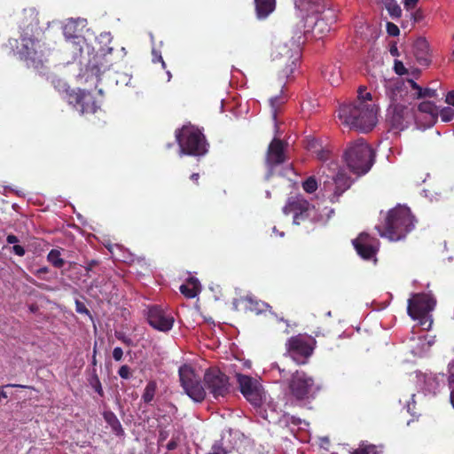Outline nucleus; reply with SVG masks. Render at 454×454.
<instances>
[{"mask_svg":"<svg viewBox=\"0 0 454 454\" xmlns=\"http://www.w3.org/2000/svg\"><path fill=\"white\" fill-rule=\"evenodd\" d=\"M179 290L186 298L192 299L198 295L201 286L198 278L190 277L184 284L180 286Z\"/></svg>","mask_w":454,"mask_h":454,"instance_id":"b1692460","label":"nucleus"},{"mask_svg":"<svg viewBox=\"0 0 454 454\" xmlns=\"http://www.w3.org/2000/svg\"><path fill=\"white\" fill-rule=\"evenodd\" d=\"M105 421L111 427L112 431L118 436L124 434L122 426L118 419L117 416L111 411L103 413Z\"/></svg>","mask_w":454,"mask_h":454,"instance_id":"a878e982","label":"nucleus"},{"mask_svg":"<svg viewBox=\"0 0 454 454\" xmlns=\"http://www.w3.org/2000/svg\"><path fill=\"white\" fill-rule=\"evenodd\" d=\"M414 120L412 109L401 104H393L387 109V121L391 129L403 130L410 126Z\"/></svg>","mask_w":454,"mask_h":454,"instance_id":"4468645a","label":"nucleus"},{"mask_svg":"<svg viewBox=\"0 0 454 454\" xmlns=\"http://www.w3.org/2000/svg\"><path fill=\"white\" fill-rule=\"evenodd\" d=\"M90 386L98 393L101 397L104 396V390L100 380L97 373V369L92 368L90 378L88 379Z\"/></svg>","mask_w":454,"mask_h":454,"instance_id":"2f4dec72","label":"nucleus"},{"mask_svg":"<svg viewBox=\"0 0 454 454\" xmlns=\"http://www.w3.org/2000/svg\"><path fill=\"white\" fill-rule=\"evenodd\" d=\"M319 0H296L295 6L306 14L317 12Z\"/></svg>","mask_w":454,"mask_h":454,"instance_id":"cd10ccee","label":"nucleus"},{"mask_svg":"<svg viewBox=\"0 0 454 454\" xmlns=\"http://www.w3.org/2000/svg\"><path fill=\"white\" fill-rule=\"evenodd\" d=\"M413 54L420 66L427 67L431 63L429 43L424 37H419L413 43Z\"/></svg>","mask_w":454,"mask_h":454,"instance_id":"412c9836","label":"nucleus"},{"mask_svg":"<svg viewBox=\"0 0 454 454\" xmlns=\"http://www.w3.org/2000/svg\"><path fill=\"white\" fill-rule=\"evenodd\" d=\"M292 45L294 46V49L287 43H278L271 52L272 60L278 63L283 76L286 77L294 73L301 57L298 46L294 43Z\"/></svg>","mask_w":454,"mask_h":454,"instance_id":"423d86ee","label":"nucleus"},{"mask_svg":"<svg viewBox=\"0 0 454 454\" xmlns=\"http://www.w3.org/2000/svg\"><path fill=\"white\" fill-rule=\"evenodd\" d=\"M413 90L415 91L414 94H420L422 91V87L417 84V86L414 87Z\"/></svg>","mask_w":454,"mask_h":454,"instance_id":"338daca9","label":"nucleus"},{"mask_svg":"<svg viewBox=\"0 0 454 454\" xmlns=\"http://www.w3.org/2000/svg\"><path fill=\"white\" fill-rule=\"evenodd\" d=\"M288 387L290 393L297 400L313 398L320 389V387L316 384L312 377L303 371L298 370L292 373Z\"/></svg>","mask_w":454,"mask_h":454,"instance_id":"6e6552de","label":"nucleus"},{"mask_svg":"<svg viewBox=\"0 0 454 454\" xmlns=\"http://www.w3.org/2000/svg\"><path fill=\"white\" fill-rule=\"evenodd\" d=\"M315 209L307 200L301 195L292 196L288 198L286 204L283 207L286 215H294V223L300 224L301 222L309 218Z\"/></svg>","mask_w":454,"mask_h":454,"instance_id":"2eb2a0df","label":"nucleus"},{"mask_svg":"<svg viewBox=\"0 0 454 454\" xmlns=\"http://www.w3.org/2000/svg\"><path fill=\"white\" fill-rule=\"evenodd\" d=\"M323 77L333 86H338L342 81L340 67L336 64H329L322 70Z\"/></svg>","mask_w":454,"mask_h":454,"instance_id":"5701e85b","label":"nucleus"},{"mask_svg":"<svg viewBox=\"0 0 454 454\" xmlns=\"http://www.w3.org/2000/svg\"><path fill=\"white\" fill-rule=\"evenodd\" d=\"M317 154V158L321 161H326L330 160L332 152L328 149L321 148L319 150L315 151Z\"/></svg>","mask_w":454,"mask_h":454,"instance_id":"ea45409f","label":"nucleus"},{"mask_svg":"<svg viewBox=\"0 0 454 454\" xmlns=\"http://www.w3.org/2000/svg\"><path fill=\"white\" fill-rule=\"evenodd\" d=\"M445 102L454 106V90H450L447 93Z\"/></svg>","mask_w":454,"mask_h":454,"instance_id":"8fccbe9b","label":"nucleus"},{"mask_svg":"<svg viewBox=\"0 0 454 454\" xmlns=\"http://www.w3.org/2000/svg\"><path fill=\"white\" fill-rule=\"evenodd\" d=\"M414 222L411 209L405 206H398L389 210L384 223L376 228L381 237L390 241H398L413 230Z\"/></svg>","mask_w":454,"mask_h":454,"instance_id":"f03ea898","label":"nucleus"},{"mask_svg":"<svg viewBox=\"0 0 454 454\" xmlns=\"http://www.w3.org/2000/svg\"><path fill=\"white\" fill-rule=\"evenodd\" d=\"M147 321L154 329L168 332L173 327L174 317L160 306L154 305L148 309Z\"/></svg>","mask_w":454,"mask_h":454,"instance_id":"f3484780","label":"nucleus"},{"mask_svg":"<svg viewBox=\"0 0 454 454\" xmlns=\"http://www.w3.org/2000/svg\"><path fill=\"white\" fill-rule=\"evenodd\" d=\"M235 377L238 388L246 400L255 407L261 406L263 401L264 391L260 381L255 378L242 373H236Z\"/></svg>","mask_w":454,"mask_h":454,"instance_id":"9b49d317","label":"nucleus"},{"mask_svg":"<svg viewBox=\"0 0 454 454\" xmlns=\"http://www.w3.org/2000/svg\"><path fill=\"white\" fill-rule=\"evenodd\" d=\"M166 447L168 450H174L177 447V442L176 440H170Z\"/></svg>","mask_w":454,"mask_h":454,"instance_id":"6e6d98bb","label":"nucleus"},{"mask_svg":"<svg viewBox=\"0 0 454 454\" xmlns=\"http://www.w3.org/2000/svg\"><path fill=\"white\" fill-rule=\"evenodd\" d=\"M5 387H20V388L27 387L26 386L20 385V384H7Z\"/></svg>","mask_w":454,"mask_h":454,"instance_id":"0e129e2a","label":"nucleus"},{"mask_svg":"<svg viewBox=\"0 0 454 454\" xmlns=\"http://www.w3.org/2000/svg\"><path fill=\"white\" fill-rule=\"evenodd\" d=\"M390 53H391L392 56H398L399 55L398 50H397V48L395 46L391 47Z\"/></svg>","mask_w":454,"mask_h":454,"instance_id":"69168bd1","label":"nucleus"},{"mask_svg":"<svg viewBox=\"0 0 454 454\" xmlns=\"http://www.w3.org/2000/svg\"><path fill=\"white\" fill-rule=\"evenodd\" d=\"M436 305L435 299L429 294L419 293L408 300L407 313L413 318L419 320L421 325L429 328L433 323L429 313L434 310Z\"/></svg>","mask_w":454,"mask_h":454,"instance_id":"39448f33","label":"nucleus"},{"mask_svg":"<svg viewBox=\"0 0 454 454\" xmlns=\"http://www.w3.org/2000/svg\"><path fill=\"white\" fill-rule=\"evenodd\" d=\"M387 31L388 35L392 36H396L400 33L399 27L392 22L387 23Z\"/></svg>","mask_w":454,"mask_h":454,"instance_id":"c03bdc74","label":"nucleus"},{"mask_svg":"<svg viewBox=\"0 0 454 454\" xmlns=\"http://www.w3.org/2000/svg\"><path fill=\"white\" fill-rule=\"evenodd\" d=\"M168 436V431H166L165 429H160V431H159V442H160L166 441Z\"/></svg>","mask_w":454,"mask_h":454,"instance_id":"603ef678","label":"nucleus"},{"mask_svg":"<svg viewBox=\"0 0 454 454\" xmlns=\"http://www.w3.org/2000/svg\"><path fill=\"white\" fill-rule=\"evenodd\" d=\"M278 369L279 371V373L281 377H286L288 375V372L286 370V368H281L279 365H278Z\"/></svg>","mask_w":454,"mask_h":454,"instance_id":"bf43d9fd","label":"nucleus"},{"mask_svg":"<svg viewBox=\"0 0 454 454\" xmlns=\"http://www.w3.org/2000/svg\"><path fill=\"white\" fill-rule=\"evenodd\" d=\"M439 115L442 121L449 122L454 117V110L449 106L442 108L439 111Z\"/></svg>","mask_w":454,"mask_h":454,"instance_id":"c9c22d12","label":"nucleus"},{"mask_svg":"<svg viewBox=\"0 0 454 454\" xmlns=\"http://www.w3.org/2000/svg\"><path fill=\"white\" fill-rule=\"evenodd\" d=\"M178 374L185 394L196 403L203 402L207 395V389L202 386L200 379L193 368L184 364L179 368Z\"/></svg>","mask_w":454,"mask_h":454,"instance_id":"0eeeda50","label":"nucleus"},{"mask_svg":"<svg viewBox=\"0 0 454 454\" xmlns=\"http://www.w3.org/2000/svg\"><path fill=\"white\" fill-rule=\"evenodd\" d=\"M190 178H191V180H192L194 183H196L198 184L200 175H199V173H193V174H192Z\"/></svg>","mask_w":454,"mask_h":454,"instance_id":"052dcab7","label":"nucleus"},{"mask_svg":"<svg viewBox=\"0 0 454 454\" xmlns=\"http://www.w3.org/2000/svg\"><path fill=\"white\" fill-rule=\"evenodd\" d=\"M6 241H7L8 244H14V245H16V243L19 242V238L16 235H14V234H9L6 237Z\"/></svg>","mask_w":454,"mask_h":454,"instance_id":"3c124183","label":"nucleus"},{"mask_svg":"<svg viewBox=\"0 0 454 454\" xmlns=\"http://www.w3.org/2000/svg\"><path fill=\"white\" fill-rule=\"evenodd\" d=\"M302 188L303 190L308 193H313L317 189V182L314 176L308 177L303 183H302Z\"/></svg>","mask_w":454,"mask_h":454,"instance_id":"473e14b6","label":"nucleus"},{"mask_svg":"<svg viewBox=\"0 0 454 454\" xmlns=\"http://www.w3.org/2000/svg\"><path fill=\"white\" fill-rule=\"evenodd\" d=\"M353 181L346 173L339 171L333 177V193L331 197L333 203L338 202L340 197L350 188Z\"/></svg>","mask_w":454,"mask_h":454,"instance_id":"4be33fe9","label":"nucleus"},{"mask_svg":"<svg viewBox=\"0 0 454 454\" xmlns=\"http://www.w3.org/2000/svg\"><path fill=\"white\" fill-rule=\"evenodd\" d=\"M286 160L285 143L278 138H274L268 146L265 158L268 168L267 178L272 175L274 167L284 163Z\"/></svg>","mask_w":454,"mask_h":454,"instance_id":"dca6fc26","label":"nucleus"},{"mask_svg":"<svg viewBox=\"0 0 454 454\" xmlns=\"http://www.w3.org/2000/svg\"><path fill=\"white\" fill-rule=\"evenodd\" d=\"M152 54H153V62H154V63L160 62L162 65V67L165 68L166 64L163 60V58H162L160 52L159 51L153 49L152 51Z\"/></svg>","mask_w":454,"mask_h":454,"instance_id":"a18cd8bd","label":"nucleus"},{"mask_svg":"<svg viewBox=\"0 0 454 454\" xmlns=\"http://www.w3.org/2000/svg\"><path fill=\"white\" fill-rule=\"evenodd\" d=\"M98 264V262L96 260H91L87 263V266L85 267V270L87 271L91 270L95 266Z\"/></svg>","mask_w":454,"mask_h":454,"instance_id":"4d7b16f0","label":"nucleus"},{"mask_svg":"<svg viewBox=\"0 0 454 454\" xmlns=\"http://www.w3.org/2000/svg\"><path fill=\"white\" fill-rule=\"evenodd\" d=\"M418 1L419 0H405L404 1V7L406 9H408V10L409 9H413L416 6Z\"/></svg>","mask_w":454,"mask_h":454,"instance_id":"864d4df0","label":"nucleus"},{"mask_svg":"<svg viewBox=\"0 0 454 454\" xmlns=\"http://www.w3.org/2000/svg\"><path fill=\"white\" fill-rule=\"evenodd\" d=\"M316 341L311 337L301 334L292 336L286 342V349L289 356L297 364H306L312 355Z\"/></svg>","mask_w":454,"mask_h":454,"instance_id":"9d476101","label":"nucleus"},{"mask_svg":"<svg viewBox=\"0 0 454 454\" xmlns=\"http://www.w3.org/2000/svg\"><path fill=\"white\" fill-rule=\"evenodd\" d=\"M403 82L399 79L389 81L386 84V93L391 100H396L402 95Z\"/></svg>","mask_w":454,"mask_h":454,"instance_id":"bb28decb","label":"nucleus"},{"mask_svg":"<svg viewBox=\"0 0 454 454\" xmlns=\"http://www.w3.org/2000/svg\"><path fill=\"white\" fill-rule=\"evenodd\" d=\"M16 42V53L25 61L35 62L38 58L36 46L38 41L32 37L21 36L20 41Z\"/></svg>","mask_w":454,"mask_h":454,"instance_id":"6ab92c4d","label":"nucleus"},{"mask_svg":"<svg viewBox=\"0 0 454 454\" xmlns=\"http://www.w3.org/2000/svg\"><path fill=\"white\" fill-rule=\"evenodd\" d=\"M75 311L79 314H84L90 317V312L87 309L86 305L79 300L75 301Z\"/></svg>","mask_w":454,"mask_h":454,"instance_id":"79ce46f5","label":"nucleus"},{"mask_svg":"<svg viewBox=\"0 0 454 454\" xmlns=\"http://www.w3.org/2000/svg\"><path fill=\"white\" fill-rule=\"evenodd\" d=\"M157 391V383L155 380H149L144 389L142 395V401L145 403L150 404L155 396Z\"/></svg>","mask_w":454,"mask_h":454,"instance_id":"c756f323","label":"nucleus"},{"mask_svg":"<svg viewBox=\"0 0 454 454\" xmlns=\"http://www.w3.org/2000/svg\"><path fill=\"white\" fill-rule=\"evenodd\" d=\"M419 112L429 114L435 121L439 116V110L436 105L431 101H423L418 106Z\"/></svg>","mask_w":454,"mask_h":454,"instance_id":"c85d7f7f","label":"nucleus"},{"mask_svg":"<svg viewBox=\"0 0 454 454\" xmlns=\"http://www.w3.org/2000/svg\"><path fill=\"white\" fill-rule=\"evenodd\" d=\"M47 260L57 269H60L65 265V260L61 258V253L59 249H51L47 254Z\"/></svg>","mask_w":454,"mask_h":454,"instance_id":"7c9ffc66","label":"nucleus"},{"mask_svg":"<svg viewBox=\"0 0 454 454\" xmlns=\"http://www.w3.org/2000/svg\"><path fill=\"white\" fill-rule=\"evenodd\" d=\"M176 137L181 154L202 156L207 153L205 136L197 129L183 127L182 129L176 131Z\"/></svg>","mask_w":454,"mask_h":454,"instance_id":"20e7f679","label":"nucleus"},{"mask_svg":"<svg viewBox=\"0 0 454 454\" xmlns=\"http://www.w3.org/2000/svg\"><path fill=\"white\" fill-rule=\"evenodd\" d=\"M256 16L260 20L266 19L276 7V0H254Z\"/></svg>","mask_w":454,"mask_h":454,"instance_id":"393cba45","label":"nucleus"},{"mask_svg":"<svg viewBox=\"0 0 454 454\" xmlns=\"http://www.w3.org/2000/svg\"><path fill=\"white\" fill-rule=\"evenodd\" d=\"M378 107L372 102L371 92L359 87L357 98L353 102L343 104L338 110V118L343 125L360 132H369L377 124Z\"/></svg>","mask_w":454,"mask_h":454,"instance_id":"f257e3e1","label":"nucleus"},{"mask_svg":"<svg viewBox=\"0 0 454 454\" xmlns=\"http://www.w3.org/2000/svg\"><path fill=\"white\" fill-rule=\"evenodd\" d=\"M112 51L113 49L109 48L107 52L104 54L97 53L92 59L90 60L82 74L85 82L90 80L95 83V87H98L100 75L114 66V61L110 58Z\"/></svg>","mask_w":454,"mask_h":454,"instance_id":"f8f14e48","label":"nucleus"},{"mask_svg":"<svg viewBox=\"0 0 454 454\" xmlns=\"http://www.w3.org/2000/svg\"><path fill=\"white\" fill-rule=\"evenodd\" d=\"M12 250L15 254L19 256H23L26 253L25 248L22 246L17 244L12 247Z\"/></svg>","mask_w":454,"mask_h":454,"instance_id":"09e8293b","label":"nucleus"},{"mask_svg":"<svg viewBox=\"0 0 454 454\" xmlns=\"http://www.w3.org/2000/svg\"><path fill=\"white\" fill-rule=\"evenodd\" d=\"M203 383L215 399L224 398L231 393V385L229 377L217 367L206 370Z\"/></svg>","mask_w":454,"mask_h":454,"instance_id":"1a4fd4ad","label":"nucleus"},{"mask_svg":"<svg viewBox=\"0 0 454 454\" xmlns=\"http://www.w3.org/2000/svg\"><path fill=\"white\" fill-rule=\"evenodd\" d=\"M122 356H123V351H122L121 348H120V347L114 348L113 350V358L115 361H121L122 359Z\"/></svg>","mask_w":454,"mask_h":454,"instance_id":"de8ad7c7","label":"nucleus"},{"mask_svg":"<svg viewBox=\"0 0 454 454\" xmlns=\"http://www.w3.org/2000/svg\"><path fill=\"white\" fill-rule=\"evenodd\" d=\"M324 29H325L326 31L330 30V28L327 27V24L324 20H317L315 22L312 31L315 35H317L323 33Z\"/></svg>","mask_w":454,"mask_h":454,"instance_id":"4c0bfd02","label":"nucleus"},{"mask_svg":"<svg viewBox=\"0 0 454 454\" xmlns=\"http://www.w3.org/2000/svg\"><path fill=\"white\" fill-rule=\"evenodd\" d=\"M407 82L410 84L411 88L413 90L415 86H417V82H414L413 80L411 79H408L407 80Z\"/></svg>","mask_w":454,"mask_h":454,"instance_id":"774afa93","label":"nucleus"},{"mask_svg":"<svg viewBox=\"0 0 454 454\" xmlns=\"http://www.w3.org/2000/svg\"><path fill=\"white\" fill-rule=\"evenodd\" d=\"M246 301H247V307L250 310L254 311L256 313L261 312L265 307V305L263 303L258 302V301L253 300L252 298H247L246 300Z\"/></svg>","mask_w":454,"mask_h":454,"instance_id":"f704fd0d","label":"nucleus"},{"mask_svg":"<svg viewBox=\"0 0 454 454\" xmlns=\"http://www.w3.org/2000/svg\"><path fill=\"white\" fill-rule=\"evenodd\" d=\"M413 18H414V20L416 22L419 21L420 20H422L423 18V13H422V11L421 10H418L416 11V12L414 13L413 15Z\"/></svg>","mask_w":454,"mask_h":454,"instance_id":"13d9d810","label":"nucleus"},{"mask_svg":"<svg viewBox=\"0 0 454 454\" xmlns=\"http://www.w3.org/2000/svg\"><path fill=\"white\" fill-rule=\"evenodd\" d=\"M343 158L352 173L362 176L374 164L375 153L364 138H359L348 145Z\"/></svg>","mask_w":454,"mask_h":454,"instance_id":"7ed1b4c3","label":"nucleus"},{"mask_svg":"<svg viewBox=\"0 0 454 454\" xmlns=\"http://www.w3.org/2000/svg\"><path fill=\"white\" fill-rule=\"evenodd\" d=\"M63 35L67 42L72 43L74 50H82V44L84 42V36L82 35V29L79 28V20L70 19L63 26Z\"/></svg>","mask_w":454,"mask_h":454,"instance_id":"aec40b11","label":"nucleus"},{"mask_svg":"<svg viewBox=\"0 0 454 454\" xmlns=\"http://www.w3.org/2000/svg\"><path fill=\"white\" fill-rule=\"evenodd\" d=\"M118 375L123 380L130 379V368L127 364L121 365L118 370Z\"/></svg>","mask_w":454,"mask_h":454,"instance_id":"a19ab883","label":"nucleus"},{"mask_svg":"<svg viewBox=\"0 0 454 454\" xmlns=\"http://www.w3.org/2000/svg\"><path fill=\"white\" fill-rule=\"evenodd\" d=\"M394 69L395 72L399 75L407 74V69L403 66V62L400 60H395Z\"/></svg>","mask_w":454,"mask_h":454,"instance_id":"37998d69","label":"nucleus"},{"mask_svg":"<svg viewBox=\"0 0 454 454\" xmlns=\"http://www.w3.org/2000/svg\"><path fill=\"white\" fill-rule=\"evenodd\" d=\"M116 338L120 340H121L124 344L127 346H133V341L130 338L125 336L123 333H116L115 334Z\"/></svg>","mask_w":454,"mask_h":454,"instance_id":"49530a36","label":"nucleus"},{"mask_svg":"<svg viewBox=\"0 0 454 454\" xmlns=\"http://www.w3.org/2000/svg\"><path fill=\"white\" fill-rule=\"evenodd\" d=\"M387 10L393 19L400 18L402 15V9L396 3L387 4Z\"/></svg>","mask_w":454,"mask_h":454,"instance_id":"72a5a7b5","label":"nucleus"},{"mask_svg":"<svg viewBox=\"0 0 454 454\" xmlns=\"http://www.w3.org/2000/svg\"><path fill=\"white\" fill-rule=\"evenodd\" d=\"M94 354H93V356H92V361H91V364L93 366V368H95V366L97 365V359H96V353H97V350H96V346L94 347Z\"/></svg>","mask_w":454,"mask_h":454,"instance_id":"e2e57ef3","label":"nucleus"},{"mask_svg":"<svg viewBox=\"0 0 454 454\" xmlns=\"http://www.w3.org/2000/svg\"><path fill=\"white\" fill-rule=\"evenodd\" d=\"M351 454H379L374 445H367L354 450Z\"/></svg>","mask_w":454,"mask_h":454,"instance_id":"58836bf2","label":"nucleus"},{"mask_svg":"<svg viewBox=\"0 0 454 454\" xmlns=\"http://www.w3.org/2000/svg\"><path fill=\"white\" fill-rule=\"evenodd\" d=\"M353 245L363 259L371 260L375 257L378 252L379 241L367 233H361L353 240Z\"/></svg>","mask_w":454,"mask_h":454,"instance_id":"a211bd4d","label":"nucleus"},{"mask_svg":"<svg viewBox=\"0 0 454 454\" xmlns=\"http://www.w3.org/2000/svg\"><path fill=\"white\" fill-rule=\"evenodd\" d=\"M278 101V98H270V106H271V108H272V117L274 120H276L277 118V111H276V108H275V105Z\"/></svg>","mask_w":454,"mask_h":454,"instance_id":"5fc2aeb1","label":"nucleus"},{"mask_svg":"<svg viewBox=\"0 0 454 454\" xmlns=\"http://www.w3.org/2000/svg\"><path fill=\"white\" fill-rule=\"evenodd\" d=\"M67 100L82 114H95L99 106L91 92L85 90H67Z\"/></svg>","mask_w":454,"mask_h":454,"instance_id":"ddd939ff","label":"nucleus"},{"mask_svg":"<svg viewBox=\"0 0 454 454\" xmlns=\"http://www.w3.org/2000/svg\"><path fill=\"white\" fill-rule=\"evenodd\" d=\"M436 97H437L436 89H432V88H422V91L420 94H414V98H436Z\"/></svg>","mask_w":454,"mask_h":454,"instance_id":"e433bc0d","label":"nucleus"},{"mask_svg":"<svg viewBox=\"0 0 454 454\" xmlns=\"http://www.w3.org/2000/svg\"><path fill=\"white\" fill-rule=\"evenodd\" d=\"M48 272H49V269L47 267H42V268L37 270V274L38 275L45 274V273H48Z\"/></svg>","mask_w":454,"mask_h":454,"instance_id":"680f3d73","label":"nucleus"}]
</instances>
